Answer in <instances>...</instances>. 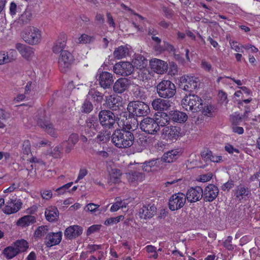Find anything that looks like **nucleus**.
Segmentation results:
<instances>
[{"label":"nucleus","mask_w":260,"mask_h":260,"mask_svg":"<svg viewBox=\"0 0 260 260\" xmlns=\"http://www.w3.org/2000/svg\"><path fill=\"white\" fill-rule=\"evenodd\" d=\"M98 81L100 86L103 89H109L114 82L113 76L108 72L102 71L99 74Z\"/></svg>","instance_id":"obj_15"},{"label":"nucleus","mask_w":260,"mask_h":260,"mask_svg":"<svg viewBox=\"0 0 260 260\" xmlns=\"http://www.w3.org/2000/svg\"><path fill=\"white\" fill-rule=\"evenodd\" d=\"M112 141L119 148H127L131 147L134 142L133 133L125 128L116 129L112 135Z\"/></svg>","instance_id":"obj_1"},{"label":"nucleus","mask_w":260,"mask_h":260,"mask_svg":"<svg viewBox=\"0 0 260 260\" xmlns=\"http://www.w3.org/2000/svg\"><path fill=\"white\" fill-rule=\"evenodd\" d=\"M181 128L179 127L170 126L164 127L161 131L164 139L168 141H176L181 135Z\"/></svg>","instance_id":"obj_9"},{"label":"nucleus","mask_w":260,"mask_h":260,"mask_svg":"<svg viewBox=\"0 0 260 260\" xmlns=\"http://www.w3.org/2000/svg\"><path fill=\"white\" fill-rule=\"evenodd\" d=\"M126 128H127L126 131H129L131 132L134 131L136 129L138 125V121L135 119L132 118L130 120L129 119L126 121V124H125Z\"/></svg>","instance_id":"obj_46"},{"label":"nucleus","mask_w":260,"mask_h":260,"mask_svg":"<svg viewBox=\"0 0 260 260\" xmlns=\"http://www.w3.org/2000/svg\"><path fill=\"white\" fill-rule=\"evenodd\" d=\"M126 175L129 182H134L136 181H142L144 178L142 173L137 171H131L127 174Z\"/></svg>","instance_id":"obj_39"},{"label":"nucleus","mask_w":260,"mask_h":260,"mask_svg":"<svg viewBox=\"0 0 260 260\" xmlns=\"http://www.w3.org/2000/svg\"><path fill=\"white\" fill-rule=\"evenodd\" d=\"M106 132H105V133L101 132L97 136V139L99 141L106 142L109 139V134H106Z\"/></svg>","instance_id":"obj_61"},{"label":"nucleus","mask_w":260,"mask_h":260,"mask_svg":"<svg viewBox=\"0 0 260 260\" xmlns=\"http://www.w3.org/2000/svg\"><path fill=\"white\" fill-rule=\"evenodd\" d=\"M62 232L49 233L47 234L45 243L47 247H51L58 244L62 239Z\"/></svg>","instance_id":"obj_25"},{"label":"nucleus","mask_w":260,"mask_h":260,"mask_svg":"<svg viewBox=\"0 0 260 260\" xmlns=\"http://www.w3.org/2000/svg\"><path fill=\"white\" fill-rule=\"evenodd\" d=\"M158 167L157 159H153L145 162L142 166L143 170L147 172L153 171Z\"/></svg>","instance_id":"obj_38"},{"label":"nucleus","mask_w":260,"mask_h":260,"mask_svg":"<svg viewBox=\"0 0 260 260\" xmlns=\"http://www.w3.org/2000/svg\"><path fill=\"white\" fill-rule=\"evenodd\" d=\"M181 83H185L183 89L191 92L198 88L200 85V80L194 76H184L180 78Z\"/></svg>","instance_id":"obj_13"},{"label":"nucleus","mask_w":260,"mask_h":260,"mask_svg":"<svg viewBox=\"0 0 260 260\" xmlns=\"http://www.w3.org/2000/svg\"><path fill=\"white\" fill-rule=\"evenodd\" d=\"M151 69L156 73L164 74L168 69V64L164 61L154 58L150 61Z\"/></svg>","instance_id":"obj_23"},{"label":"nucleus","mask_w":260,"mask_h":260,"mask_svg":"<svg viewBox=\"0 0 260 260\" xmlns=\"http://www.w3.org/2000/svg\"><path fill=\"white\" fill-rule=\"evenodd\" d=\"M212 108L211 106H209L207 105H206L205 104H203V108L201 111L204 115L209 117L212 115Z\"/></svg>","instance_id":"obj_53"},{"label":"nucleus","mask_w":260,"mask_h":260,"mask_svg":"<svg viewBox=\"0 0 260 260\" xmlns=\"http://www.w3.org/2000/svg\"><path fill=\"white\" fill-rule=\"evenodd\" d=\"M183 108L192 112H198L203 108V100L197 95L189 94L186 95L181 101Z\"/></svg>","instance_id":"obj_2"},{"label":"nucleus","mask_w":260,"mask_h":260,"mask_svg":"<svg viewBox=\"0 0 260 260\" xmlns=\"http://www.w3.org/2000/svg\"><path fill=\"white\" fill-rule=\"evenodd\" d=\"M88 96H91L93 102L96 105L101 104L104 100V94L96 90L92 89L89 91Z\"/></svg>","instance_id":"obj_30"},{"label":"nucleus","mask_w":260,"mask_h":260,"mask_svg":"<svg viewBox=\"0 0 260 260\" xmlns=\"http://www.w3.org/2000/svg\"><path fill=\"white\" fill-rule=\"evenodd\" d=\"M230 43L232 49L236 52H243L242 50L243 45H240L237 42L234 41H230Z\"/></svg>","instance_id":"obj_55"},{"label":"nucleus","mask_w":260,"mask_h":260,"mask_svg":"<svg viewBox=\"0 0 260 260\" xmlns=\"http://www.w3.org/2000/svg\"><path fill=\"white\" fill-rule=\"evenodd\" d=\"M99 207L100 206L98 204L89 203L86 206V208L87 210L91 212H95V211L99 210L98 209Z\"/></svg>","instance_id":"obj_60"},{"label":"nucleus","mask_w":260,"mask_h":260,"mask_svg":"<svg viewBox=\"0 0 260 260\" xmlns=\"http://www.w3.org/2000/svg\"><path fill=\"white\" fill-rule=\"evenodd\" d=\"M152 40L155 42V45L154 46V49L158 52H161L164 51V48L160 46L161 39L155 36L151 37Z\"/></svg>","instance_id":"obj_48"},{"label":"nucleus","mask_w":260,"mask_h":260,"mask_svg":"<svg viewBox=\"0 0 260 260\" xmlns=\"http://www.w3.org/2000/svg\"><path fill=\"white\" fill-rule=\"evenodd\" d=\"M22 38L26 43L30 45H36L41 41V33L38 28L29 26L25 29Z\"/></svg>","instance_id":"obj_5"},{"label":"nucleus","mask_w":260,"mask_h":260,"mask_svg":"<svg viewBox=\"0 0 260 260\" xmlns=\"http://www.w3.org/2000/svg\"><path fill=\"white\" fill-rule=\"evenodd\" d=\"M176 86L170 80H164L156 86V91L158 95L162 98L170 99L175 94Z\"/></svg>","instance_id":"obj_3"},{"label":"nucleus","mask_w":260,"mask_h":260,"mask_svg":"<svg viewBox=\"0 0 260 260\" xmlns=\"http://www.w3.org/2000/svg\"><path fill=\"white\" fill-rule=\"evenodd\" d=\"M225 150L230 154H233L234 152L237 153H239V149L234 148V147L230 144H227L225 146Z\"/></svg>","instance_id":"obj_63"},{"label":"nucleus","mask_w":260,"mask_h":260,"mask_svg":"<svg viewBox=\"0 0 260 260\" xmlns=\"http://www.w3.org/2000/svg\"><path fill=\"white\" fill-rule=\"evenodd\" d=\"M218 193V187L213 184H210L204 190V199L206 202H212L216 199Z\"/></svg>","instance_id":"obj_21"},{"label":"nucleus","mask_w":260,"mask_h":260,"mask_svg":"<svg viewBox=\"0 0 260 260\" xmlns=\"http://www.w3.org/2000/svg\"><path fill=\"white\" fill-rule=\"evenodd\" d=\"M63 147L61 144L56 146L52 152V156L55 158L59 157L61 154Z\"/></svg>","instance_id":"obj_54"},{"label":"nucleus","mask_w":260,"mask_h":260,"mask_svg":"<svg viewBox=\"0 0 260 260\" xmlns=\"http://www.w3.org/2000/svg\"><path fill=\"white\" fill-rule=\"evenodd\" d=\"M48 229L47 226H40L36 230L35 237L37 238H40L44 236L48 232Z\"/></svg>","instance_id":"obj_47"},{"label":"nucleus","mask_w":260,"mask_h":260,"mask_svg":"<svg viewBox=\"0 0 260 260\" xmlns=\"http://www.w3.org/2000/svg\"><path fill=\"white\" fill-rule=\"evenodd\" d=\"M179 156V153L177 150H172L165 153L161 157V159L166 162H172L176 160Z\"/></svg>","instance_id":"obj_31"},{"label":"nucleus","mask_w":260,"mask_h":260,"mask_svg":"<svg viewBox=\"0 0 260 260\" xmlns=\"http://www.w3.org/2000/svg\"><path fill=\"white\" fill-rule=\"evenodd\" d=\"M101 124L106 128H111L115 123V116L109 110H102L99 114Z\"/></svg>","instance_id":"obj_11"},{"label":"nucleus","mask_w":260,"mask_h":260,"mask_svg":"<svg viewBox=\"0 0 260 260\" xmlns=\"http://www.w3.org/2000/svg\"><path fill=\"white\" fill-rule=\"evenodd\" d=\"M170 120L169 116L166 113L161 112L159 115H157L156 120H155L157 124H159V127L164 126L169 124Z\"/></svg>","instance_id":"obj_37"},{"label":"nucleus","mask_w":260,"mask_h":260,"mask_svg":"<svg viewBox=\"0 0 260 260\" xmlns=\"http://www.w3.org/2000/svg\"><path fill=\"white\" fill-rule=\"evenodd\" d=\"M131 84L130 80L125 78L118 79L114 83L113 90L117 93H122L128 89Z\"/></svg>","instance_id":"obj_19"},{"label":"nucleus","mask_w":260,"mask_h":260,"mask_svg":"<svg viewBox=\"0 0 260 260\" xmlns=\"http://www.w3.org/2000/svg\"><path fill=\"white\" fill-rule=\"evenodd\" d=\"M22 203L18 200L10 199L7 202L3 211L7 214H11L18 211L21 208Z\"/></svg>","instance_id":"obj_22"},{"label":"nucleus","mask_w":260,"mask_h":260,"mask_svg":"<svg viewBox=\"0 0 260 260\" xmlns=\"http://www.w3.org/2000/svg\"><path fill=\"white\" fill-rule=\"evenodd\" d=\"M99 129V124L94 117H89L86 121L84 133L88 137L94 136Z\"/></svg>","instance_id":"obj_14"},{"label":"nucleus","mask_w":260,"mask_h":260,"mask_svg":"<svg viewBox=\"0 0 260 260\" xmlns=\"http://www.w3.org/2000/svg\"><path fill=\"white\" fill-rule=\"evenodd\" d=\"M78 135L76 134L73 133L69 136L67 141L75 146V144L78 142Z\"/></svg>","instance_id":"obj_58"},{"label":"nucleus","mask_w":260,"mask_h":260,"mask_svg":"<svg viewBox=\"0 0 260 260\" xmlns=\"http://www.w3.org/2000/svg\"><path fill=\"white\" fill-rule=\"evenodd\" d=\"M102 246L101 245H88L87 247L88 249V252L90 253H93L95 251L101 249Z\"/></svg>","instance_id":"obj_59"},{"label":"nucleus","mask_w":260,"mask_h":260,"mask_svg":"<svg viewBox=\"0 0 260 260\" xmlns=\"http://www.w3.org/2000/svg\"><path fill=\"white\" fill-rule=\"evenodd\" d=\"M12 61V58L9 56L8 53L0 52V64H5Z\"/></svg>","instance_id":"obj_51"},{"label":"nucleus","mask_w":260,"mask_h":260,"mask_svg":"<svg viewBox=\"0 0 260 260\" xmlns=\"http://www.w3.org/2000/svg\"><path fill=\"white\" fill-rule=\"evenodd\" d=\"M16 48L22 56L27 59H28L34 54V52L32 48L26 46V45L22 44H16Z\"/></svg>","instance_id":"obj_27"},{"label":"nucleus","mask_w":260,"mask_h":260,"mask_svg":"<svg viewBox=\"0 0 260 260\" xmlns=\"http://www.w3.org/2000/svg\"><path fill=\"white\" fill-rule=\"evenodd\" d=\"M4 255L7 259H11L15 257L18 253L14 245L5 248L3 251Z\"/></svg>","instance_id":"obj_40"},{"label":"nucleus","mask_w":260,"mask_h":260,"mask_svg":"<svg viewBox=\"0 0 260 260\" xmlns=\"http://www.w3.org/2000/svg\"><path fill=\"white\" fill-rule=\"evenodd\" d=\"M203 196V190L200 186L191 187L186 192V199L189 202L194 203L200 200Z\"/></svg>","instance_id":"obj_18"},{"label":"nucleus","mask_w":260,"mask_h":260,"mask_svg":"<svg viewBox=\"0 0 260 260\" xmlns=\"http://www.w3.org/2000/svg\"><path fill=\"white\" fill-rule=\"evenodd\" d=\"M128 52V49L126 47L121 46L115 49L113 56L115 58L120 59L125 57Z\"/></svg>","instance_id":"obj_35"},{"label":"nucleus","mask_w":260,"mask_h":260,"mask_svg":"<svg viewBox=\"0 0 260 260\" xmlns=\"http://www.w3.org/2000/svg\"><path fill=\"white\" fill-rule=\"evenodd\" d=\"M73 184V182L68 183L56 189V191H58L59 193H63L65 191L69 188Z\"/></svg>","instance_id":"obj_62"},{"label":"nucleus","mask_w":260,"mask_h":260,"mask_svg":"<svg viewBox=\"0 0 260 260\" xmlns=\"http://www.w3.org/2000/svg\"><path fill=\"white\" fill-rule=\"evenodd\" d=\"M45 215L48 221L52 222L57 219L58 217L59 213L56 208L50 207L46 209Z\"/></svg>","instance_id":"obj_33"},{"label":"nucleus","mask_w":260,"mask_h":260,"mask_svg":"<svg viewBox=\"0 0 260 260\" xmlns=\"http://www.w3.org/2000/svg\"><path fill=\"white\" fill-rule=\"evenodd\" d=\"M127 109L129 113L136 116H145L150 113L149 106L139 101L131 102Z\"/></svg>","instance_id":"obj_4"},{"label":"nucleus","mask_w":260,"mask_h":260,"mask_svg":"<svg viewBox=\"0 0 260 260\" xmlns=\"http://www.w3.org/2000/svg\"><path fill=\"white\" fill-rule=\"evenodd\" d=\"M113 71L117 75L127 76L133 73L134 66L128 61L119 62L114 66Z\"/></svg>","instance_id":"obj_10"},{"label":"nucleus","mask_w":260,"mask_h":260,"mask_svg":"<svg viewBox=\"0 0 260 260\" xmlns=\"http://www.w3.org/2000/svg\"><path fill=\"white\" fill-rule=\"evenodd\" d=\"M36 222V217L32 215H26L20 218L17 224L22 226H28Z\"/></svg>","instance_id":"obj_36"},{"label":"nucleus","mask_w":260,"mask_h":260,"mask_svg":"<svg viewBox=\"0 0 260 260\" xmlns=\"http://www.w3.org/2000/svg\"><path fill=\"white\" fill-rule=\"evenodd\" d=\"M87 173H88V171L86 168H80L79 172L77 179L76 181H75V182L77 183L79 180L82 179L87 174Z\"/></svg>","instance_id":"obj_57"},{"label":"nucleus","mask_w":260,"mask_h":260,"mask_svg":"<svg viewBox=\"0 0 260 260\" xmlns=\"http://www.w3.org/2000/svg\"><path fill=\"white\" fill-rule=\"evenodd\" d=\"M123 218L124 217L122 215H120L116 217L110 218L105 221V224L106 225L116 224L119 222L120 220H123Z\"/></svg>","instance_id":"obj_50"},{"label":"nucleus","mask_w":260,"mask_h":260,"mask_svg":"<svg viewBox=\"0 0 260 260\" xmlns=\"http://www.w3.org/2000/svg\"><path fill=\"white\" fill-rule=\"evenodd\" d=\"M74 60V57L72 54L66 50L61 52L58 58V66L60 71L64 73L70 68Z\"/></svg>","instance_id":"obj_7"},{"label":"nucleus","mask_w":260,"mask_h":260,"mask_svg":"<svg viewBox=\"0 0 260 260\" xmlns=\"http://www.w3.org/2000/svg\"><path fill=\"white\" fill-rule=\"evenodd\" d=\"M22 151L24 154L27 155L30 153V144L28 140H26L23 142Z\"/></svg>","instance_id":"obj_56"},{"label":"nucleus","mask_w":260,"mask_h":260,"mask_svg":"<svg viewBox=\"0 0 260 260\" xmlns=\"http://www.w3.org/2000/svg\"><path fill=\"white\" fill-rule=\"evenodd\" d=\"M83 229L81 226L77 225H71L66 229L64 235L66 239L72 240L81 235Z\"/></svg>","instance_id":"obj_24"},{"label":"nucleus","mask_w":260,"mask_h":260,"mask_svg":"<svg viewBox=\"0 0 260 260\" xmlns=\"http://www.w3.org/2000/svg\"><path fill=\"white\" fill-rule=\"evenodd\" d=\"M41 196L43 199L49 200L52 198V193L50 190H43L41 191Z\"/></svg>","instance_id":"obj_64"},{"label":"nucleus","mask_w":260,"mask_h":260,"mask_svg":"<svg viewBox=\"0 0 260 260\" xmlns=\"http://www.w3.org/2000/svg\"><path fill=\"white\" fill-rule=\"evenodd\" d=\"M171 104L168 100L156 98L152 101L151 105L153 109L156 111H164L171 107Z\"/></svg>","instance_id":"obj_26"},{"label":"nucleus","mask_w":260,"mask_h":260,"mask_svg":"<svg viewBox=\"0 0 260 260\" xmlns=\"http://www.w3.org/2000/svg\"><path fill=\"white\" fill-rule=\"evenodd\" d=\"M230 121L233 125H238L242 121V116L239 113L235 112L230 116Z\"/></svg>","instance_id":"obj_44"},{"label":"nucleus","mask_w":260,"mask_h":260,"mask_svg":"<svg viewBox=\"0 0 260 260\" xmlns=\"http://www.w3.org/2000/svg\"><path fill=\"white\" fill-rule=\"evenodd\" d=\"M93 109V105L91 102L86 100L82 106V112L86 113L90 112Z\"/></svg>","instance_id":"obj_49"},{"label":"nucleus","mask_w":260,"mask_h":260,"mask_svg":"<svg viewBox=\"0 0 260 260\" xmlns=\"http://www.w3.org/2000/svg\"><path fill=\"white\" fill-rule=\"evenodd\" d=\"M37 124L51 137L54 138H56L57 137L56 130L54 127L53 124L50 120L39 119L37 121Z\"/></svg>","instance_id":"obj_20"},{"label":"nucleus","mask_w":260,"mask_h":260,"mask_svg":"<svg viewBox=\"0 0 260 260\" xmlns=\"http://www.w3.org/2000/svg\"><path fill=\"white\" fill-rule=\"evenodd\" d=\"M186 200V197L183 193H175L169 199V208L171 211L181 209L184 206Z\"/></svg>","instance_id":"obj_8"},{"label":"nucleus","mask_w":260,"mask_h":260,"mask_svg":"<svg viewBox=\"0 0 260 260\" xmlns=\"http://www.w3.org/2000/svg\"><path fill=\"white\" fill-rule=\"evenodd\" d=\"M121 175L122 173L120 170L117 168L111 169L109 172V184H117L120 182Z\"/></svg>","instance_id":"obj_28"},{"label":"nucleus","mask_w":260,"mask_h":260,"mask_svg":"<svg viewBox=\"0 0 260 260\" xmlns=\"http://www.w3.org/2000/svg\"><path fill=\"white\" fill-rule=\"evenodd\" d=\"M103 105L112 111H117L122 106V100L121 96L113 94L106 96L105 103Z\"/></svg>","instance_id":"obj_12"},{"label":"nucleus","mask_w":260,"mask_h":260,"mask_svg":"<svg viewBox=\"0 0 260 260\" xmlns=\"http://www.w3.org/2000/svg\"><path fill=\"white\" fill-rule=\"evenodd\" d=\"M251 196V190L243 185H239L234 190L235 199L239 202L246 201Z\"/></svg>","instance_id":"obj_17"},{"label":"nucleus","mask_w":260,"mask_h":260,"mask_svg":"<svg viewBox=\"0 0 260 260\" xmlns=\"http://www.w3.org/2000/svg\"><path fill=\"white\" fill-rule=\"evenodd\" d=\"M13 245L18 253L25 251L28 248V243L24 240H17Z\"/></svg>","instance_id":"obj_41"},{"label":"nucleus","mask_w":260,"mask_h":260,"mask_svg":"<svg viewBox=\"0 0 260 260\" xmlns=\"http://www.w3.org/2000/svg\"><path fill=\"white\" fill-rule=\"evenodd\" d=\"M141 129L147 134L155 135L159 130V124L153 118L146 117L140 122Z\"/></svg>","instance_id":"obj_6"},{"label":"nucleus","mask_w":260,"mask_h":260,"mask_svg":"<svg viewBox=\"0 0 260 260\" xmlns=\"http://www.w3.org/2000/svg\"><path fill=\"white\" fill-rule=\"evenodd\" d=\"M95 38L93 36H89L87 34L81 35L76 41L78 44H87L90 43L94 41Z\"/></svg>","instance_id":"obj_43"},{"label":"nucleus","mask_w":260,"mask_h":260,"mask_svg":"<svg viewBox=\"0 0 260 260\" xmlns=\"http://www.w3.org/2000/svg\"><path fill=\"white\" fill-rule=\"evenodd\" d=\"M32 14L29 10H25L19 17L18 23L22 24H26L28 23L31 20Z\"/></svg>","instance_id":"obj_42"},{"label":"nucleus","mask_w":260,"mask_h":260,"mask_svg":"<svg viewBox=\"0 0 260 260\" xmlns=\"http://www.w3.org/2000/svg\"><path fill=\"white\" fill-rule=\"evenodd\" d=\"M66 45V37L64 35H62L59 38L54 44L52 50L55 53H61V51H63V49L64 48Z\"/></svg>","instance_id":"obj_32"},{"label":"nucleus","mask_w":260,"mask_h":260,"mask_svg":"<svg viewBox=\"0 0 260 260\" xmlns=\"http://www.w3.org/2000/svg\"><path fill=\"white\" fill-rule=\"evenodd\" d=\"M133 63L135 67L142 70L147 67L148 60L141 54H135Z\"/></svg>","instance_id":"obj_29"},{"label":"nucleus","mask_w":260,"mask_h":260,"mask_svg":"<svg viewBox=\"0 0 260 260\" xmlns=\"http://www.w3.org/2000/svg\"><path fill=\"white\" fill-rule=\"evenodd\" d=\"M170 115L172 120L176 122H184L187 119L186 113L179 111H171Z\"/></svg>","instance_id":"obj_34"},{"label":"nucleus","mask_w":260,"mask_h":260,"mask_svg":"<svg viewBox=\"0 0 260 260\" xmlns=\"http://www.w3.org/2000/svg\"><path fill=\"white\" fill-rule=\"evenodd\" d=\"M116 202L111 206L110 211L111 212L117 211L120 208H125L126 204L124 202H123L121 199L117 198L116 199Z\"/></svg>","instance_id":"obj_45"},{"label":"nucleus","mask_w":260,"mask_h":260,"mask_svg":"<svg viewBox=\"0 0 260 260\" xmlns=\"http://www.w3.org/2000/svg\"><path fill=\"white\" fill-rule=\"evenodd\" d=\"M156 207L154 204L143 205L140 208L138 215L141 219H150L156 214Z\"/></svg>","instance_id":"obj_16"},{"label":"nucleus","mask_w":260,"mask_h":260,"mask_svg":"<svg viewBox=\"0 0 260 260\" xmlns=\"http://www.w3.org/2000/svg\"><path fill=\"white\" fill-rule=\"evenodd\" d=\"M233 238L232 236H228L226 239L223 242V245L225 248H226L228 250H233L235 247V245H234L232 244Z\"/></svg>","instance_id":"obj_52"}]
</instances>
